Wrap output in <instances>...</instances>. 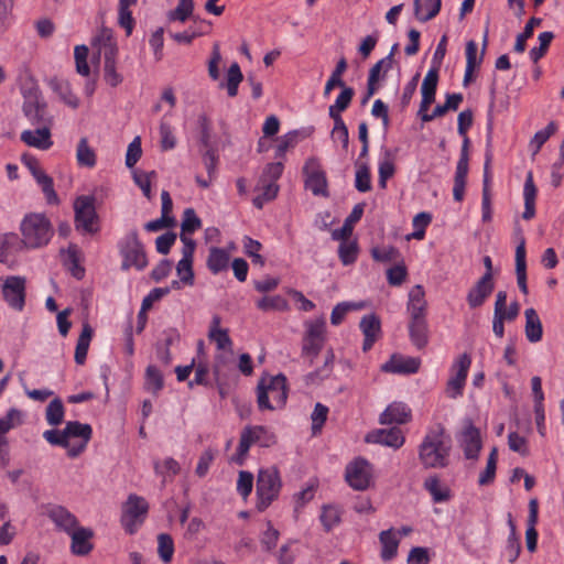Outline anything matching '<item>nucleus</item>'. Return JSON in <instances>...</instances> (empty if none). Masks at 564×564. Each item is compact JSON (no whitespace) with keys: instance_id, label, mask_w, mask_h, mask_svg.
<instances>
[{"instance_id":"obj_1","label":"nucleus","mask_w":564,"mask_h":564,"mask_svg":"<svg viewBox=\"0 0 564 564\" xmlns=\"http://www.w3.org/2000/svg\"><path fill=\"white\" fill-rule=\"evenodd\" d=\"M288 400V386L284 375L262 377L257 386L258 408L263 410L282 409Z\"/></svg>"},{"instance_id":"obj_2","label":"nucleus","mask_w":564,"mask_h":564,"mask_svg":"<svg viewBox=\"0 0 564 564\" xmlns=\"http://www.w3.org/2000/svg\"><path fill=\"white\" fill-rule=\"evenodd\" d=\"M449 445L444 441V429L425 435L419 447V459L425 468H443L448 465Z\"/></svg>"},{"instance_id":"obj_3","label":"nucleus","mask_w":564,"mask_h":564,"mask_svg":"<svg viewBox=\"0 0 564 564\" xmlns=\"http://www.w3.org/2000/svg\"><path fill=\"white\" fill-rule=\"evenodd\" d=\"M20 230L25 248L36 249L46 246L52 236L53 228L50 219L44 214H28L21 221Z\"/></svg>"},{"instance_id":"obj_4","label":"nucleus","mask_w":564,"mask_h":564,"mask_svg":"<svg viewBox=\"0 0 564 564\" xmlns=\"http://www.w3.org/2000/svg\"><path fill=\"white\" fill-rule=\"evenodd\" d=\"M282 488V480L276 467L261 468L257 475L256 495L258 511L263 512L275 501Z\"/></svg>"},{"instance_id":"obj_5","label":"nucleus","mask_w":564,"mask_h":564,"mask_svg":"<svg viewBox=\"0 0 564 564\" xmlns=\"http://www.w3.org/2000/svg\"><path fill=\"white\" fill-rule=\"evenodd\" d=\"M149 512L148 501L135 494L128 496L122 506L121 525L129 534H134L139 527L144 522Z\"/></svg>"},{"instance_id":"obj_6","label":"nucleus","mask_w":564,"mask_h":564,"mask_svg":"<svg viewBox=\"0 0 564 564\" xmlns=\"http://www.w3.org/2000/svg\"><path fill=\"white\" fill-rule=\"evenodd\" d=\"M95 202V197L90 195H82L75 199L74 221L77 230H83L86 234H96L99 230Z\"/></svg>"},{"instance_id":"obj_7","label":"nucleus","mask_w":564,"mask_h":564,"mask_svg":"<svg viewBox=\"0 0 564 564\" xmlns=\"http://www.w3.org/2000/svg\"><path fill=\"white\" fill-rule=\"evenodd\" d=\"M275 443V434L265 426H246L240 434V441L237 447L238 462L240 464L242 463L252 444H259L261 447H271Z\"/></svg>"},{"instance_id":"obj_8","label":"nucleus","mask_w":564,"mask_h":564,"mask_svg":"<svg viewBox=\"0 0 564 564\" xmlns=\"http://www.w3.org/2000/svg\"><path fill=\"white\" fill-rule=\"evenodd\" d=\"M120 253L123 258L121 269L135 268L141 271L148 265L143 245L140 242L137 230L129 232L120 243Z\"/></svg>"},{"instance_id":"obj_9","label":"nucleus","mask_w":564,"mask_h":564,"mask_svg":"<svg viewBox=\"0 0 564 564\" xmlns=\"http://www.w3.org/2000/svg\"><path fill=\"white\" fill-rule=\"evenodd\" d=\"M345 479L354 490H367L372 480L371 464L366 458H355L346 466Z\"/></svg>"},{"instance_id":"obj_10","label":"nucleus","mask_w":564,"mask_h":564,"mask_svg":"<svg viewBox=\"0 0 564 564\" xmlns=\"http://www.w3.org/2000/svg\"><path fill=\"white\" fill-rule=\"evenodd\" d=\"M471 365V358L468 354H462L452 365V376L445 388V393L451 399H457L463 394L468 370Z\"/></svg>"},{"instance_id":"obj_11","label":"nucleus","mask_w":564,"mask_h":564,"mask_svg":"<svg viewBox=\"0 0 564 564\" xmlns=\"http://www.w3.org/2000/svg\"><path fill=\"white\" fill-rule=\"evenodd\" d=\"M1 281L3 300L11 308L21 312L25 305L26 279L21 275H10Z\"/></svg>"},{"instance_id":"obj_12","label":"nucleus","mask_w":564,"mask_h":564,"mask_svg":"<svg viewBox=\"0 0 564 564\" xmlns=\"http://www.w3.org/2000/svg\"><path fill=\"white\" fill-rule=\"evenodd\" d=\"M23 113L34 126L50 127L52 123V118L47 113V105L37 89L30 90L29 94L25 95Z\"/></svg>"},{"instance_id":"obj_13","label":"nucleus","mask_w":564,"mask_h":564,"mask_svg":"<svg viewBox=\"0 0 564 564\" xmlns=\"http://www.w3.org/2000/svg\"><path fill=\"white\" fill-rule=\"evenodd\" d=\"M303 174L305 175V187L308 188L315 196L328 197L327 178L325 172L322 170L317 159L310 158L303 166Z\"/></svg>"},{"instance_id":"obj_14","label":"nucleus","mask_w":564,"mask_h":564,"mask_svg":"<svg viewBox=\"0 0 564 564\" xmlns=\"http://www.w3.org/2000/svg\"><path fill=\"white\" fill-rule=\"evenodd\" d=\"M459 443L467 459H476L481 449V437L479 430L470 419L464 421V429L459 435Z\"/></svg>"},{"instance_id":"obj_15","label":"nucleus","mask_w":564,"mask_h":564,"mask_svg":"<svg viewBox=\"0 0 564 564\" xmlns=\"http://www.w3.org/2000/svg\"><path fill=\"white\" fill-rule=\"evenodd\" d=\"M494 290L495 281L490 280L489 274H482L466 295L469 308L475 310L482 306Z\"/></svg>"},{"instance_id":"obj_16","label":"nucleus","mask_w":564,"mask_h":564,"mask_svg":"<svg viewBox=\"0 0 564 564\" xmlns=\"http://www.w3.org/2000/svg\"><path fill=\"white\" fill-rule=\"evenodd\" d=\"M47 518L54 523L55 528L66 534L78 527V520L66 507L61 505H51L46 509Z\"/></svg>"},{"instance_id":"obj_17","label":"nucleus","mask_w":564,"mask_h":564,"mask_svg":"<svg viewBox=\"0 0 564 564\" xmlns=\"http://www.w3.org/2000/svg\"><path fill=\"white\" fill-rule=\"evenodd\" d=\"M421 366V359L417 357H405L393 354L390 359L381 366L384 372L412 375L416 373Z\"/></svg>"},{"instance_id":"obj_18","label":"nucleus","mask_w":564,"mask_h":564,"mask_svg":"<svg viewBox=\"0 0 564 564\" xmlns=\"http://www.w3.org/2000/svg\"><path fill=\"white\" fill-rule=\"evenodd\" d=\"M392 69L390 57L379 59L370 69L367 79V94L362 104L367 102L379 89V82L384 79L388 72Z\"/></svg>"},{"instance_id":"obj_19","label":"nucleus","mask_w":564,"mask_h":564,"mask_svg":"<svg viewBox=\"0 0 564 564\" xmlns=\"http://www.w3.org/2000/svg\"><path fill=\"white\" fill-rule=\"evenodd\" d=\"M404 435L399 427L380 429L369 433L366 442L400 448L404 444Z\"/></svg>"},{"instance_id":"obj_20","label":"nucleus","mask_w":564,"mask_h":564,"mask_svg":"<svg viewBox=\"0 0 564 564\" xmlns=\"http://www.w3.org/2000/svg\"><path fill=\"white\" fill-rule=\"evenodd\" d=\"M412 419L411 409L403 402H392L380 414L379 422L383 425L405 424Z\"/></svg>"},{"instance_id":"obj_21","label":"nucleus","mask_w":564,"mask_h":564,"mask_svg":"<svg viewBox=\"0 0 564 564\" xmlns=\"http://www.w3.org/2000/svg\"><path fill=\"white\" fill-rule=\"evenodd\" d=\"M65 438L68 442L72 437H78L83 440V444L78 449L72 448L68 455L72 457L77 456L88 444L93 435V429L87 423H80L78 421H68L64 427Z\"/></svg>"},{"instance_id":"obj_22","label":"nucleus","mask_w":564,"mask_h":564,"mask_svg":"<svg viewBox=\"0 0 564 564\" xmlns=\"http://www.w3.org/2000/svg\"><path fill=\"white\" fill-rule=\"evenodd\" d=\"M68 535L72 539L70 550L73 554L85 556L93 551L94 544L90 540L94 536V532L91 529L78 525Z\"/></svg>"},{"instance_id":"obj_23","label":"nucleus","mask_w":564,"mask_h":564,"mask_svg":"<svg viewBox=\"0 0 564 564\" xmlns=\"http://www.w3.org/2000/svg\"><path fill=\"white\" fill-rule=\"evenodd\" d=\"M359 327L365 336L362 350L368 351L372 348L381 333L380 318L376 314H367L361 318Z\"/></svg>"},{"instance_id":"obj_24","label":"nucleus","mask_w":564,"mask_h":564,"mask_svg":"<svg viewBox=\"0 0 564 564\" xmlns=\"http://www.w3.org/2000/svg\"><path fill=\"white\" fill-rule=\"evenodd\" d=\"M406 311L410 318H426L427 302L425 300V292L422 285H414L409 292V301Z\"/></svg>"},{"instance_id":"obj_25","label":"nucleus","mask_w":564,"mask_h":564,"mask_svg":"<svg viewBox=\"0 0 564 564\" xmlns=\"http://www.w3.org/2000/svg\"><path fill=\"white\" fill-rule=\"evenodd\" d=\"M51 129L47 126L39 127L35 130H24L20 139L26 145L39 150H48L53 145Z\"/></svg>"},{"instance_id":"obj_26","label":"nucleus","mask_w":564,"mask_h":564,"mask_svg":"<svg viewBox=\"0 0 564 564\" xmlns=\"http://www.w3.org/2000/svg\"><path fill=\"white\" fill-rule=\"evenodd\" d=\"M409 337L416 349H424L430 339V329L426 318L409 319L408 324Z\"/></svg>"},{"instance_id":"obj_27","label":"nucleus","mask_w":564,"mask_h":564,"mask_svg":"<svg viewBox=\"0 0 564 564\" xmlns=\"http://www.w3.org/2000/svg\"><path fill=\"white\" fill-rule=\"evenodd\" d=\"M365 204L360 203L354 206L351 213L345 219L343 226L339 229H335L332 232L334 240H347L354 230V225L358 223L364 215Z\"/></svg>"},{"instance_id":"obj_28","label":"nucleus","mask_w":564,"mask_h":564,"mask_svg":"<svg viewBox=\"0 0 564 564\" xmlns=\"http://www.w3.org/2000/svg\"><path fill=\"white\" fill-rule=\"evenodd\" d=\"M516 274L520 291L527 295L529 290L527 284L525 239L523 238L516 248Z\"/></svg>"},{"instance_id":"obj_29","label":"nucleus","mask_w":564,"mask_h":564,"mask_svg":"<svg viewBox=\"0 0 564 564\" xmlns=\"http://www.w3.org/2000/svg\"><path fill=\"white\" fill-rule=\"evenodd\" d=\"M525 316V326L524 333L525 337L530 343H538L542 339L543 336V327L541 319L536 313V311L532 307L527 308L524 311Z\"/></svg>"},{"instance_id":"obj_30","label":"nucleus","mask_w":564,"mask_h":564,"mask_svg":"<svg viewBox=\"0 0 564 564\" xmlns=\"http://www.w3.org/2000/svg\"><path fill=\"white\" fill-rule=\"evenodd\" d=\"M536 193L532 172H529L523 186L524 212L522 218L524 220H531L535 216Z\"/></svg>"},{"instance_id":"obj_31","label":"nucleus","mask_w":564,"mask_h":564,"mask_svg":"<svg viewBox=\"0 0 564 564\" xmlns=\"http://www.w3.org/2000/svg\"><path fill=\"white\" fill-rule=\"evenodd\" d=\"M48 86L51 89L56 93L59 97V99L66 104L68 107L76 109L79 106V99L77 96L72 91L70 85L68 82L58 79L56 77L51 78L48 80Z\"/></svg>"},{"instance_id":"obj_32","label":"nucleus","mask_w":564,"mask_h":564,"mask_svg":"<svg viewBox=\"0 0 564 564\" xmlns=\"http://www.w3.org/2000/svg\"><path fill=\"white\" fill-rule=\"evenodd\" d=\"M442 0H414V15L420 22L435 18L441 10Z\"/></svg>"},{"instance_id":"obj_33","label":"nucleus","mask_w":564,"mask_h":564,"mask_svg":"<svg viewBox=\"0 0 564 564\" xmlns=\"http://www.w3.org/2000/svg\"><path fill=\"white\" fill-rule=\"evenodd\" d=\"M220 317L218 315H214L208 333V338L216 343V347L218 350H225L231 348L232 341L228 335V329L220 328Z\"/></svg>"},{"instance_id":"obj_34","label":"nucleus","mask_w":564,"mask_h":564,"mask_svg":"<svg viewBox=\"0 0 564 564\" xmlns=\"http://www.w3.org/2000/svg\"><path fill=\"white\" fill-rule=\"evenodd\" d=\"M93 45L98 48L99 55L107 56L108 52L112 55L118 54V46L113 40L112 31L108 28H101L93 41Z\"/></svg>"},{"instance_id":"obj_35","label":"nucleus","mask_w":564,"mask_h":564,"mask_svg":"<svg viewBox=\"0 0 564 564\" xmlns=\"http://www.w3.org/2000/svg\"><path fill=\"white\" fill-rule=\"evenodd\" d=\"M229 253L225 249L212 247L209 249L206 265L213 274H218L221 271L227 270L229 264Z\"/></svg>"},{"instance_id":"obj_36","label":"nucleus","mask_w":564,"mask_h":564,"mask_svg":"<svg viewBox=\"0 0 564 564\" xmlns=\"http://www.w3.org/2000/svg\"><path fill=\"white\" fill-rule=\"evenodd\" d=\"M379 541L382 545L381 558L384 562H389L394 558L398 554L399 540L392 529L381 531L379 534Z\"/></svg>"},{"instance_id":"obj_37","label":"nucleus","mask_w":564,"mask_h":564,"mask_svg":"<svg viewBox=\"0 0 564 564\" xmlns=\"http://www.w3.org/2000/svg\"><path fill=\"white\" fill-rule=\"evenodd\" d=\"M93 328L88 323L83 324L82 333L77 339L75 348V362L77 365H84L86 361L90 340L93 338Z\"/></svg>"},{"instance_id":"obj_38","label":"nucleus","mask_w":564,"mask_h":564,"mask_svg":"<svg viewBox=\"0 0 564 564\" xmlns=\"http://www.w3.org/2000/svg\"><path fill=\"white\" fill-rule=\"evenodd\" d=\"M23 247L22 239L15 232L0 235V263L8 261L11 252L19 251Z\"/></svg>"},{"instance_id":"obj_39","label":"nucleus","mask_w":564,"mask_h":564,"mask_svg":"<svg viewBox=\"0 0 564 564\" xmlns=\"http://www.w3.org/2000/svg\"><path fill=\"white\" fill-rule=\"evenodd\" d=\"M116 57L117 55H112V52H108L104 57V79L111 87L119 86L123 80V76L117 72Z\"/></svg>"},{"instance_id":"obj_40","label":"nucleus","mask_w":564,"mask_h":564,"mask_svg":"<svg viewBox=\"0 0 564 564\" xmlns=\"http://www.w3.org/2000/svg\"><path fill=\"white\" fill-rule=\"evenodd\" d=\"M379 186L384 189L387 187V181L391 178L395 173V165L391 151L384 152L383 159L379 162Z\"/></svg>"},{"instance_id":"obj_41","label":"nucleus","mask_w":564,"mask_h":564,"mask_svg":"<svg viewBox=\"0 0 564 564\" xmlns=\"http://www.w3.org/2000/svg\"><path fill=\"white\" fill-rule=\"evenodd\" d=\"M76 159L79 166L94 167L96 165V153L89 147L87 138L79 140L76 150Z\"/></svg>"},{"instance_id":"obj_42","label":"nucleus","mask_w":564,"mask_h":564,"mask_svg":"<svg viewBox=\"0 0 564 564\" xmlns=\"http://www.w3.org/2000/svg\"><path fill=\"white\" fill-rule=\"evenodd\" d=\"M194 12V1L193 0H178V3L174 10H171L167 13V19L170 21H180L185 22L188 19L196 20L193 15Z\"/></svg>"},{"instance_id":"obj_43","label":"nucleus","mask_w":564,"mask_h":564,"mask_svg":"<svg viewBox=\"0 0 564 564\" xmlns=\"http://www.w3.org/2000/svg\"><path fill=\"white\" fill-rule=\"evenodd\" d=\"M371 257L377 262H391L402 260L400 251L392 246L373 247L370 250Z\"/></svg>"},{"instance_id":"obj_44","label":"nucleus","mask_w":564,"mask_h":564,"mask_svg":"<svg viewBox=\"0 0 564 564\" xmlns=\"http://www.w3.org/2000/svg\"><path fill=\"white\" fill-rule=\"evenodd\" d=\"M243 80V75L238 63H232L227 72V94L229 97H236L240 83Z\"/></svg>"},{"instance_id":"obj_45","label":"nucleus","mask_w":564,"mask_h":564,"mask_svg":"<svg viewBox=\"0 0 564 564\" xmlns=\"http://www.w3.org/2000/svg\"><path fill=\"white\" fill-rule=\"evenodd\" d=\"M163 384L164 382L161 371L155 366H148L145 369V390L156 394L163 389Z\"/></svg>"},{"instance_id":"obj_46","label":"nucleus","mask_w":564,"mask_h":564,"mask_svg":"<svg viewBox=\"0 0 564 564\" xmlns=\"http://www.w3.org/2000/svg\"><path fill=\"white\" fill-rule=\"evenodd\" d=\"M488 44V28H486L484 39H482V47L480 52V57L477 59V43L473 40L466 43V65L469 66H479L482 62V57L486 52V47Z\"/></svg>"},{"instance_id":"obj_47","label":"nucleus","mask_w":564,"mask_h":564,"mask_svg":"<svg viewBox=\"0 0 564 564\" xmlns=\"http://www.w3.org/2000/svg\"><path fill=\"white\" fill-rule=\"evenodd\" d=\"M542 23L541 18L532 17L525 24L523 32L518 34L516 39V43L513 46L514 52L523 53L525 51V42L533 35V31L535 26H539Z\"/></svg>"},{"instance_id":"obj_48","label":"nucleus","mask_w":564,"mask_h":564,"mask_svg":"<svg viewBox=\"0 0 564 564\" xmlns=\"http://www.w3.org/2000/svg\"><path fill=\"white\" fill-rule=\"evenodd\" d=\"M338 257L344 265H350L357 260L358 243L356 241L340 240Z\"/></svg>"},{"instance_id":"obj_49","label":"nucleus","mask_w":564,"mask_h":564,"mask_svg":"<svg viewBox=\"0 0 564 564\" xmlns=\"http://www.w3.org/2000/svg\"><path fill=\"white\" fill-rule=\"evenodd\" d=\"M36 181V183L41 186L47 203L50 204H56L58 203V196L54 189V183L53 178L48 176L44 171H41L40 173L35 174L33 176Z\"/></svg>"},{"instance_id":"obj_50","label":"nucleus","mask_w":564,"mask_h":564,"mask_svg":"<svg viewBox=\"0 0 564 564\" xmlns=\"http://www.w3.org/2000/svg\"><path fill=\"white\" fill-rule=\"evenodd\" d=\"M497 459H498V451L496 447H494L487 458L486 468L479 476L478 484L480 486H486L494 481V479L496 477Z\"/></svg>"},{"instance_id":"obj_51","label":"nucleus","mask_w":564,"mask_h":564,"mask_svg":"<svg viewBox=\"0 0 564 564\" xmlns=\"http://www.w3.org/2000/svg\"><path fill=\"white\" fill-rule=\"evenodd\" d=\"M288 306V301L281 295L263 296L257 302V307L263 312L285 311Z\"/></svg>"},{"instance_id":"obj_52","label":"nucleus","mask_w":564,"mask_h":564,"mask_svg":"<svg viewBox=\"0 0 564 564\" xmlns=\"http://www.w3.org/2000/svg\"><path fill=\"white\" fill-rule=\"evenodd\" d=\"M556 129V123L551 121L544 129L534 133L530 142V147L533 148V155L540 151L542 145L550 139L551 135L555 133Z\"/></svg>"},{"instance_id":"obj_53","label":"nucleus","mask_w":564,"mask_h":564,"mask_svg":"<svg viewBox=\"0 0 564 564\" xmlns=\"http://www.w3.org/2000/svg\"><path fill=\"white\" fill-rule=\"evenodd\" d=\"M554 39L553 32L545 31L539 34L540 45L530 50L529 55L533 63H538L547 52Z\"/></svg>"},{"instance_id":"obj_54","label":"nucleus","mask_w":564,"mask_h":564,"mask_svg":"<svg viewBox=\"0 0 564 564\" xmlns=\"http://www.w3.org/2000/svg\"><path fill=\"white\" fill-rule=\"evenodd\" d=\"M158 553L164 563L171 562L174 554V542L170 534L160 533L158 536Z\"/></svg>"},{"instance_id":"obj_55","label":"nucleus","mask_w":564,"mask_h":564,"mask_svg":"<svg viewBox=\"0 0 564 564\" xmlns=\"http://www.w3.org/2000/svg\"><path fill=\"white\" fill-rule=\"evenodd\" d=\"M64 405L61 399L52 400L46 408V421L50 425L56 426L63 422Z\"/></svg>"},{"instance_id":"obj_56","label":"nucleus","mask_w":564,"mask_h":564,"mask_svg":"<svg viewBox=\"0 0 564 564\" xmlns=\"http://www.w3.org/2000/svg\"><path fill=\"white\" fill-rule=\"evenodd\" d=\"M299 143V131H290L286 134L282 135L279 139L276 149H275V158L282 159L285 155V152L294 148Z\"/></svg>"},{"instance_id":"obj_57","label":"nucleus","mask_w":564,"mask_h":564,"mask_svg":"<svg viewBox=\"0 0 564 564\" xmlns=\"http://www.w3.org/2000/svg\"><path fill=\"white\" fill-rule=\"evenodd\" d=\"M76 72L82 76L90 74V67L87 63L88 47L86 45H77L74 50Z\"/></svg>"},{"instance_id":"obj_58","label":"nucleus","mask_w":564,"mask_h":564,"mask_svg":"<svg viewBox=\"0 0 564 564\" xmlns=\"http://www.w3.org/2000/svg\"><path fill=\"white\" fill-rule=\"evenodd\" d=\"M202 227V221L193 208H186L181 225L182 234H193Z\"/></svg>"},{"instance_id":"obj_59","label":"nucleus","mask_w":564,"mask_h":564,"mask_svg":"<svg viewBox=\"0 0 564 564\" xmlns=\"http://www.w3.org/2000/svg\"><path fill=\"white\" fill-rule=\"evenodd\" d=\"M328 408L322 403H316L312 412V433L318 434L327 420Z\"/></svg>"},{"instance_id":"obj_60","label":"nucleus","mask_w":564,"mask_h":564,"mask_svg":"<svg viewBox=\"0 0 564 564\" xmlns=\"http://www.w3.org/2000/svg\"><path fill=\"white\" fill-rule=\"evenodd\" d=\"M467 175V169L456 167L453 187V197L456 202H462L464 199Z\"/></svg>"},{"instance_id":"obj_61","label":"nucleus","mask_w":564,"mask_h":564,"mask_svg":"<svg viewBox=\"0 0 564 564\" xmlns=\"http://www.w3.org/2000/svg\"><path fill=\"white\" fill-rule=\"evenodd\" d=\"M355 95V91L351 87H344L340 91V94L338 95V97L336 98L335 100V104L330 105L329 108H328V111H336V112H343L345 111L351 100H352V97Z\"/></svg>"},{"instance_id":"obj_62","label":"nucleus","mask_w":564,"mask_h":564,"mask_svg":"<svg viewBox=\"0 0 564 564\" xmlns=\"http://www.w3.org/2000/svg\"><path fill=\"white\" fill-rule=\"evenodd\" d=\"M253 480L254 477L252 473L247 470L239 471L237 480V491L243 499L250 496L253 488Z\"/></svg>"},{"instance_id":"obj_63","label":"nucleus","mask_w":564,"mask_h":564,"mask_svg":"<svg viewBox=\"0 0 564 564\" xmlns=\"http://www.w3.org/2000/svg\"><path fill=\"white\" fill-rule=\"evenodd\" d=\"M324 341L325 340L304 336L302 355L308 357L311 362H313V359L316 358L319 351L322 350Z\"/></svg>"},{"instance_id":"obj_64","label":"nucleus","mask_w":564,"mask_h":564,"mask_svg":"<svg viewBox=\"0 0 564 564\" xmlns=\"http://www.w3.org/2000/svg\"><path fill=\"white\" fill-rule=\"evenodd\" d=\"M355 187L361 193L369 192L371 189V175L369 167L364 164L356 171Z\"/></svg>"}]
</instances>
